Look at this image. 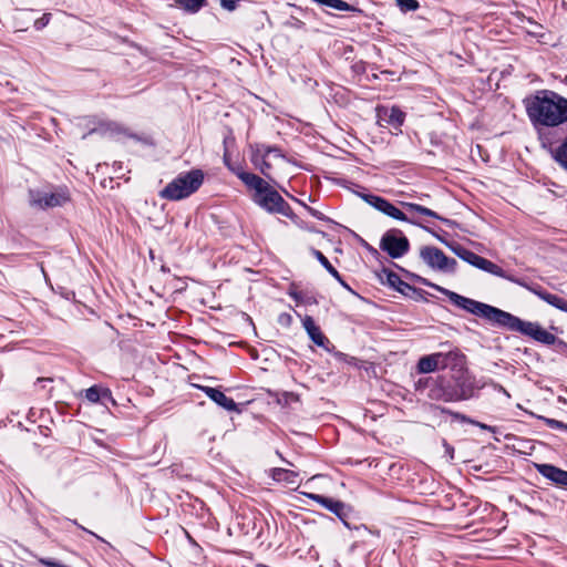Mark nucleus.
Returning <instances> with one entry per match:
<instances>
[{
    "label": "nucleus",
    "mask_w": 567,
    "mask_h": 567,
    "mask_svg": "<svg viewBox=\"0 0 567 567\" xmlns=\"http://www.w3.org/2000/svg\"><path fill=\"white\" fill-rule=\"evenodd\" d=\"M421 282L431 287L441 293L445 295L449 300L457 308L476 317L483 318L493 326L505 328L509 331L520 332L525 336L532 337L538 342L544 344H554L556 337L542 328L538 323L524 321L520 318L504 311L494 306L464 297L457 292L449 290L426 279H421Z\"/></svg>",
    "instance_id": "obj_1"
},
{
    "label": "nucleus",
    "mask_w": 567,
    "mask_h": 567,
    "mask_svg": "<svg viewBox=\"0 0 567 567\" xmlns=\"http://www.w3.org/2000/svg\"><path fill=\"white\" fill-rule=\"evenodd\" d=\"M526 113L535 126L554 127L567 122V99L549 90L524 100Z\"/></svg>",
    "instance_id": "obj_2"
},
{
    "label": "nucleus",
    "mask_w": 567,
    "mask_h": 567,
    "mask_svg": "<svg viewBox=\"0 0 567 567\" xmlns=\"http://www.w3.org/2000/svg\"><path fill=\"white\" fill-rule=\"evenodd\" d=\"M237 177L250 189H254L252 200L259 207L271 214L291 215L289 204L272 188L269 183L256 174L238 172Z\"/></svg>",
    "instance_id": "obj_3"
},
{
    "label": "nucleus",
    "mask_w": 567,
    "mask_h": 567,
    "mask_svg": "<svg viewBox=\"0 0 567 567\" xmlns=\"http://www.w3.org/2000/svg\"><path fill=\"white\" fill-rule=\"evenodd\" d=\"M204 177V172L198 168L179 173L159 190L158 196L172 202L185 199L200 188Z\"/></svg>",
    "instance_id": "obj_4"
},
{
    "label": "nucleus",
    "mask_w": 567,
    "mask_h": 567,
    "mask_svg": "<svg viewBox=\"0 0 567 567\" xmlns=\"http://www.w3.org/2000/svg\"><path fill=\"white\" fill-rule=\"evenodd\" d=\"M451 248L457 257H460L462 260L466 261L467 264H470L483 271L492 274L496 277H499V278L506 279L511 282H514L516 285H524V279L517 278V277L506 272L498 265L475 254L474 251H472L458 244L451 246Z\"/></svg>",
    "instance_id": "obj_5"
},
{
    "label": "nucleus",
    "mask_w": 567,
    "mask_h": 567,
    "mask_svg": "<svg viewBox=\"0 0 567 567\" xmlns=\"http://www.w3.org/2000/svg\"><path fill=\"white\" fill-rule=\"evenodd\" d=\"M473 395V390L464 383H451L450 381L440 380L429 392L432 400L444 402H456L467 400Z\"/></svg>",
    "instance_id": "obj_6"
},
{
    "label": "nucleus",
    "mask_w": 567,
    "mask_h": 567,
    "mask_svg": "<svg viewBox=\"0 0 567 567\" xmlns=\"http://www.w3.org/2000/svg\"><path fill=\"white\" fill-rule=\"evenodd\" d=\"M420 257L432 270L442 274H455L457 261L447 257L441 249L434 246H423Z\"/></svg>",
    "instance_id": "obj_7"
},
{
    "label": "nucleus",
    "mask_w": 567,
    "mask_h": 567,
    "mask_svg": "<svg viewBox=\"0 0 567 567\" xmlns=\"http://www.w3.org/2000/svg\"><path fill=\"white\" fill-rule=\"evenodd\" d=\"M380 248L391 258L396 259L401 258L409 251L410 243L400 229L392 228L383 234L380 241Z\"/></svg>",
    "instance_id": "obj_8"
},
{
    "label": "nucleus",
    "mask_w": 567,
    "mask_h": 567,
    "mask_svg": "<svg viewBox=\"0 0 567 567\" xmlns=\"http://www.w3.org/2000/svg\"><path fill=\"white\" fill-rule=\"evenodd\" d=\"M69 194L65 190L53 193L37 192L31 193V205L40 208L58 207L64 205L69 200Z\"/></svg>",
    "instance_id": "obj_9"
},
{
    "label": "nucleus",
    "mask_w": 567,
    "mask_h": 567,
    "mask_svg": "<svg viewBox=\"0 0 567 567\" xmlns=\"http://www.w3.org/2000/svg\"><path fill=\"white\" fill-rule=\"evenodd\" d=\"M308 497L320 504L326 509L330 511L334 515H337L344 524H347L346 519L350 515V507L341 501L327 497L319 494H308Z\"/></svg>",
    "instance_id": "obj_10"
},
{
    "label": "nucleus",
    "mask_w": 567,
    "mask_h": 567,
    "mask_svg": "<svg viewBox=\"0 0 567 567\" xmlns=\"http://www.w3.org/2000/svg\"><path fill=\"white\" fill-rule=\"evenodd\" d=\"M386 281L392 288H394L395 290H398L403 296H405L410 299L420 300V299L424 298L423 290L417 289V288L409 285L408 282L403 281L401 279V277L395 272H389L386 276Z\"/></svg>",
    "instance_id": "obj_11"
},
{
    "label": "nucleus",
    "mask_w": 567,
    "mask_h": 567,
    "mask_svg": "<svg viewBox=\"0 0 567 567\" xmlns=\"http://www.w3.org/2000/svg\"><path fill=\"white\" fill-rule=\"evenodd\" d=\"M302 327L306 330L310 340L318 347L328 350V346L330 344L329 339L322 333L319 326L316 324L313 318L311 316H305L301 319Z\"/></svg>",
    "instance_id": "obj_12"
},
{
    "label": "nucleus",
    "mask_w": 567,
    "mask_h": 567,
    "mask_svg": "<svg viewBox=\"0 0 567 567\" xmlns=\"http://www.w3.org/2000/svg\"><path fill=\"white\" fill-rule=\"evenodd\" d=\"M520 286L528 289L530 292L539 297L542 300L546 301L548 305L557 309L567 311V301L564 298L559 297L558 295L547 292L538 285L530 286L525 280L524 285Z\"/></svg>",
    "instance_id": "obj_13"
},
{
    "label": "nucleus",
    "mask_w": 567,
    "mask_h": 567,
    "mask_svg": "<svg viewBox=\"0 0 567 567\" xmlns=\"http://www.w3.org/2000/svg\"><path fill=\"white\" fill-rule=\"evenodd\" d=\"M537 472L554 484L567 487V471L551 464H536Z\"/></svg>",
    "instance_id": "obj_14"
},
{
    "label": "nucleus",
    "mask_w": 567,
    "mask_h": 567,
    "mask_svg": "<svg viewBox=\"0 0 567 567\" xmlns=\"http://www.w3.org/2000/svg\"><path fill=\"white\" fill-rule=\"evenodd\" d=\"M198 388L212 401H214L216 404H218L223 409H225L227 411H230V412H233V411L238 412L239 411L236 402L231 398H228L227 395H225L220 390H218L216 388L204 386V385H199Z\"/></svg>",
    "instance_id": "obj_15"
},
{
    "label": "nucleus",
    "mask_w": 567,
    "mask_h": 567,
    "mask_svg": "<svg viewBox=\"0 0 567 567\" xmlns=\"http://www.w3.org/2000/svg\"><path fill=\"white\" fill-rule=\"evenodd\" d=\"M437 365V370L446 368H462L464 364V355L458 351H449L446 353L437 352L433 353Z\"/></svg>",
    "instance_id": "obj_16"
},
{
    "label": "nucleus",
    "mask_w": 567,
    "mask_h": 567,
    "mask_svg": "<svg viewBox=\"0 0 567 567\" xmlns=\"http://www.w3.org/2000/svg\"><path fill=\"white\" fill-rule=\"evenodd\" d=\"M251 150V157L250 161L254 164V166L260 171V173L267 177L270 178L269 172L271 171L272 166L267 161V155L265 152H261V146H250Z\"/></svg>",
    "instance_id": "obj_17"
},
{
    "label": "nucleus",
    "mask_w": 567,
    "mask_h": 567,
    "mask_svg": "<svg viewBox=\"0 0 567 567\" xmlns=\"http://www.w3.org/2000/svg\"><path fill=\"white\" fill-rule=\"evenodd\" d=\"M379 116L380 120L395 128L403 124L405 117L404 113L396 106L385 110L383 114L380 113Z\"/></svg>",
    "instance_id": "obj_18"
},
{
    "label": "nucleus",
    "mask_w": 567,
    "mask_h": 567,
    "mask_svg": "<svg viewBox=\"0 0 567 567\" xmlns=\"http://www.w3.org/2000/svg\"><path fill=\"white\" fill-rule=\"evenodd\" d=\"M271 476L277 482H284L289 486L298 484V473L287 468H274Z\"/></svg>",
    "instance_id": "obj_19"
},
{
    "label": "nucleus",
    "mask_w": 567,
    "mask_h": 567,
    "mask_svg": "<svg viewBox=\"0 0 567 567\" xmlns=\"http://www.w3.org/2000/svg\"><path fill=\"white\" fill-rule=\"evenodd\" d=\"M85 398L91 403H97L101 399L112 400V393L107 388L93 385L85 390Z\"/></svg>",
    "instance_id": "obj_20"
},
{
    "label": "nucleus",
    "mask_w": 567,
    "mask_h": 567,
    "mask_svg": "<svg viewBox=\"0 0 567 567\" xmlns=\"http://www.w3.org/2000/svg\"><path fill=\"white\" fill-rule=\"evenodd\" d=\"M100 133L102 135L125 134L126 130L115 122L101 123L97 127L92 128L89 134Z\"/></svg>",
    "instance_id": "obj_21"
},
{
    "label": "nucleus",
    "mask_w": 567,
    "mask_h": 567,
    "mask_svg": "<svg viewBox=\"0 0 567 567\" xmlns=\"http://www.w3.org/2000/svg\"><path fill=\"white\" fill-rule=\"evenodd\" d=\"M381 213H383L384 215L392 217L396 220L408 221L410 224L417 225V223L415 220L409 218L401 209H399L396 206H394L389 200H386V203L384 204Z\"/></svg>",
    "instance_id": "obj_22"
},
{
    "label": "nucleus",
    "mask_w": 567,
    "mask_h": 567,
    "mask_svg": "<svg viewBox=\"0 0 567 567\" xmlns=\"http://www.w3.org/2000/svg\"><path fill=\"white\" fill-rule=\"evenodd\" d=\"M437 370L434 354L424 355L417 362V371L420 373H431Z\"/></svg>",
    "instance_id": "obj_23"
},
{
    "label": "nucleus",
    "mask_w": 567,
    "mask_h": 567,
    "mask_svg": "<svg viewBox=\"0 0 567 567\" xmlns=\"http://www.w3.org/2000/svg\"><path fill=\"white\" fill-rule=\"evenodd\" d=\"M553 158L567 172V137L553 151Z\"/></svg>",
    "instance_id": "obj_24"
},
{
    "label": "nucleus",
    "mask_w": 567,
    "mask_h": 567,
    "mask_svg": "<svg viewBox=\"0 0 567 567\" xmlns=\"http://www.w3.org/2000/svg\"><path fill=\"white\" fill-rule=\"evenodd\" d=\"M312 254L332 277H334L338 281H341V276L338 270L331 265L328 258L320 250L313 249Z\"/></svg>",
    "instance_id": "obj_25"
},
{
    "label": "nucleus",
    "mask_w": 567,
    "mask_h": 567,
    "mask_svg": "<svg viewBox=\"0 0 567 567\" xmlns=\"http://www.w3.org/2000/svg\"><path fill=\"white\" fill-rule=\"evenodd\" d=\"M402 206L405 207L411 213H417L420 215L429 216L432 218L441 219V217L432 209L426 208L422 205L414 204V203H406L403 202Z\"/></svg>",
    "instance_id": "obj_26"
},
{
    "label": "nucleus",
    "mask_w": 567,
    "mask_h": 567,
    "mask_svg": "<svg viewBox=\"0 0 567 567\" xmlns=\"http://www.w3.org/2000/svg\"><path fill=\"white\" fill-rule=\"evenodd\" d=\"M361 198L379 212H382L383 206L388 200L383 197H380L377 195H371V194H362Z\"/></svg>",
    "instance_id": "obj_27"
},
{
    "label": "nucleus",
    "mask_w": 567,
    "mask_h": 567,
    "mask_svg": "<svg viewBox=\"0 0 567 567\" xmlns=\"http://www.w3.org/2000/svg\"><path fill=\"white\" fill-rule=\"evenodd\" d=\"M176 2L189 12H197L206 3V0H176Z\"/></svg>",
    "instance_id": "obj_28"
},
{
    "label": "nucleus",
    "mask_w": 567,
    "mask_h": 567,
    "mask_svg": "<svg viewBox=\"0 0 567 567\" xmlns=\"http://www.w3.org/2000/svg\"><path fill=\"white\" fill-rule=\"evenodd\" d=\"M289 295L297 303H305V305H316L317 303L316 298H313L311 296H307L302 291H291Z\"/></svg>",
    "instance_id": "obj_29"
},
{
    "label": "nucleus",
    "mask_w": 567,
    "mask_h": 567,
    "mask_svg": "<svg viewBox=\"0 0 567 567\" xmlns=\"http://www.w3.org/2000/svg\"><path fill=\"white\" fill-rule=\"evenodd\" d=\"M398 4L403 11H415L419 8L416 0H398Z\"/></svg>",
    "instance_id": "obj_30"
},
{
    "label": "nucleus",
    "mask_w": 567,
    "mask_h": 567,
    "mask_svg": "<svg viewBox=\"0 0 567 567\" xmlns=\"http://www.w3.org/2000/svg\"><path fill=\"white\" fill-rule=\"evenodd\" d=\"M443 413H449L452 417H454L455 420H458L463 423H468L471 424L473 422V419L462 414V413H458V412H453V411H450V410H446V409H443L442 410Z\"/></svg>",
    "instance_id": "obj_31"
},
{
    "label": "nucleus",
    "mask_w": 567,
    "mask_h": 567,
    "mask_svg": "<svg viewBox=\"0 0 567 567\" xmlns=\"http://www.w3.org/2000/svg\"><path fill=\"white\" fill-rule=\"evenodd\" d=\"M51 20V13H44L41 18L34 21V28L37 30H42L44 27L49 24Z\"/></svg>",
    "instance_id": "obj_32"
},
{
    "label": "nucleus",
    "mask_w": 567,
    "mask_h": 567,
    "mask_svg": "<svg viewBox=\"0 0 567 567\" xmlns=\"http://www.w3.org/2000/svg\"><path fill=\"white\" fill-rule=\"evenodd\" d=\"M239 1L240 0H220V6L225 10L234 11L237 8Z\"/></svg>",
    "instance_id": "obj_33"
},
{
    "label": "nucleus",
    "mask_w": 567,
    "mask_h": 567,
    "mask_svg": "<svg viewBox=\"0 0 567 567\" xmlns=\"http://www.w3.org/2000/svg\"><path fill=\"white\" fill-rule=\"evenodd\" d=\"M255 146H261V152H265L267 155L274 153L277 156H281L280 150L276 146H269L265 144H256Z\"/></svg>",
    "instance_id": "obj_34"
},
{
    "label": "nucleus",
    "mask_w": 567,
    "mask_h": 567,
    "mask_svg": "<svg viewBox=\"0 0 567 567\" xmlns=\"http://www.w3.org/2000/svg\"><path fill=\"white\" fill-rule=\"evenodd\" d=\"M546 423L549 427L556 429V430H561V429L567 427V425L565 423H563L561 421L555 420V419H546Z\"/></svg>",
    "instance_id": "obj_35"
},
{
    "label": "nucleus",
    "mask_w": 567,
    "mask_h": 567,
    "mask_svg": "<svg viewBox=\"0 0 567 567\" xmlns=\"http://www.w3.org/2000/svg\"><path fill=\"white\" fill-rule=\"evenodd\" d=\"M41 564L44 565L45 567H70L65 564H62V563H59V561H53V560H49V559H41Z\"/></svg>",
    "instance_id": "obj_36"
},
{
    "label": "nucleus",
    "mask_w": 567,
    "mask_h": 567,
    "mask_svg": "<svg viewBox=\"0 0 567 567\" xmlns=\"http://www.w3.org/2000/svg\"><path fill=\"white\" fill-rule=\"evenodd\" d=\"M471 424H472V425H475V426H478V427H480V429H482V430H486V431H489V432H493V433H495V432H496V427L491 426V425H487V424H485V423H481V422L475 421V420H473V422H472Z\"/></svg>",
    "instance_id": "obj_37"
},
{
    "label": "nucleus",
    "mask_w": 567,
    "mask_h": 567,
    "mask_svg": "<svg viewBox=\"0 0 567 567\" xmlns=\"http://www.w3.org/2000/svg\"><path fill=\"white\" fill-rule=\"evenodd\" d=\"M52 378H39L35 382V385H41V388H45L47 383H52Z\"/></svg>",
    "instance_id": "obj_38"
},
{
    "label": "nucleus",
    "mask_w": 567,
    "mask_h": 567,
    "mask_svg": "<svg viewBox=\"0 0 567 567\" xmlns=\"http://www.w3.org/2000/svg\"><path fill=\"white\" fill-rule=\"evenodd\" d=\"M74 524L81 528L82 530H84L85 533H89L90 535L94 536L95 538H97L101 542H105L102 537H100L99 535L94 534L92 530H89L86 529L85 527H83L82 525H80L78 522H74Z\"/></svg>",
    "instance_id": "obj_39"
},
{
    "label": "nucleus",
    "mask_w": 567,
    "mask_h": 567,
    "mask_svg": "<svg viewBox=\"0 0 567 567\" xmlns=\"http://www.w3.org/2000/svg\"><path fill=\"white\" fill-rule=\"evenodd\" d=\"M309 210H310V213H311V215H312V216H315V217H317V218H319V219L321 218L320 214H319L317 210H315V209H312V208H309Z\"/></svg>",
    "instance_id": "obj_40"
},
{
    "label": "nucleus",
    "mask_w": 567,
    "mask_h": 567,
    "mask_svg": "<svg viewBox=\"0 0 567 567\" xmlns=\"http://www.w3.org/2000/svg\"><path fill=\"white\" fill-rule=\"evenodd\" d=\"M228 167L237 175L238 172H244L240 167H231L230 165H228Z\"/></svg>",
    "instance_id": "obj_41"
},
{
    "label": "nucleus",
    "mask_w": 567,
    "mask_h": 567,
    "mask_svg": "<svg viewBox=\"0 0 567 567\" xmlns=\"http://www.w3.org/2000/svg\"><path fill=\"white\" fill-rule=\"evenodd\" d=\"M339 282H340V285H341L342 287H344L346 289L351 290V288L349 287V285H348V284H347L342 278H341V281H339Z\"/></svg>",
    "instance_id": "obj_42"
},
{
    "label": "nucleus",
    "mask_w": 567,
    "mask_h": 567,
    "mask_svg": "<svg viewBox=\"0 0 567 567\" xmlns=\"http://www.w3.org/2000/svg\"><path fill=\"white\" fill-rule=\"evenodd\" d=\"M162 271H164V272H168V271H169V269H168V268H166L165 266H162Z\"/></svg>",
    "instance_id": "obj_43"
},
{
    "label": "nucleus",
    "mask_w": 567,
    "mask_h": 567,
    "mask_svg": "<svg viewBox=\"0 0 567 567\" xmlns=\"http://www.w3.org/2000/svg\"><path fill=\"white\" fill-rule=\"evenodd\" d=\"M225 163H226V165H227V166L229 165V164H228V163H229V159H227L226 157H225Z\"/></svg>",
    "instance_id": "obj_44"
}]
</instances>
